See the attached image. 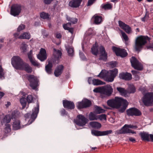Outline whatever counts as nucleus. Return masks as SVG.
Masks as SVG:
<instances>
[{"label":"nucleus","mask_w":153,"mask_h":153,"mask_svg":"<svg viewBox=\"0 0 153 153\" xmlns=\"http://www.w3.org/2000/svg\"><path fill=\"white\" fill-rule=\"evenodd\" d=\"M108 105L113 108L118 109L119 112H124L128 106V103L126 100L118 97H115L114 99L108 100L107 102Z\"/></svg>","instance_id":"1"},{"label":"nucleus","mask_w":153,"mask_h":153,"mask_svg":"<svg viewBox=\"0 0 153 153\" xmlns=\"http://www.w3.org/2000/svg\"><path fill=\"white\" fill-rule=\"evenodd\" d=\"M53 50L54 52L56 53V54L54 55V58L47 60L46 62L48 63V64L45 66V70L48 74H51L52 73L53 64H58L62 55V52L60 50H57L55 48H53Z\"/></svg>","instance_id":"2"},{"label":"nucleus","mask_w":153,"mask_h":153,"mask_svg":"<svg viewBox=\"0 0 153 153\" xmlns=\"http://www.w3.org/2000/svg\"><path fill=\"white\" fill-rule=\"evenodd\" d=\"M151 39V38L147 36L141 35L137 37L135 42V51L140 52L147 43V41L150 42Z\"/></svg>","instance_id":"3"},{"label":"nucleus","mask_w":153,"mask_h":153,"mask_svg":"<svg viewBox=\"0 0 153 153\" xmlns=\"http://www.w3.org/2000/svg\"><path fill=\"white\" fill-rule=\"evenodd\" d=\"M39 110V103H37V106L35 107L32 111V113L31 114L30 113H27L25 114L24 117L26 119L29 118L30 116V117L28 121L29 124H31L35 120L36 118Z\"/></svg>","instance_id":"4"},{"label":"nucleus","mask_w":153,"mask_h":153,"mask_svg":"<svg viewBox=\"0 0 153 153\" xmlns=\"http://www.w3.org/2000/svg\"><path fill=\"white\" fill-rule=\"evenodd\" d=\"M142 101L146 106H153V92L146 93L142 98Z\"/></svg>","instance_id":"5"},{"label":"nucleus","mask_w":153,"mask_h":153,"mask_svg":"<svg viewBox=\"0 0 153 153\" xmlns=\"http://www.w3.org/2000/svg\"><path fill=\"white\" fill-rule=\"evenodd\" d=\"M24 62L18 56H14L11 59V63L14 68L16 69H21Z\"/></svg>","instance_id":"6"},{"label":"nucleus","mask_w":153,"mask_h":153,"mask_svg":"<svg viewBox=\"0 0 153 153\" xmlns=\"http://www.w3.org/2000/svg\"><path fill=\"white\" fill-rule=\"evenodd\" d=\"M27 79L30 82V86L33 89H35L38 86L39 80L36 77L32 74L29 75Z\"/></svg>","instance_id":"7"},{"label":"nucleus","mask_w":153,"mask_h":153,"mask_svg":"<svg viewBox=\"0 0 153 153\" xmlns=\"http://www.w3.org/2000/svg\"><path fill=\"white\" fill-rule=\"evenodd\" d=\"M22 6L20 4H14L12 5L10 10V14L14 16L19 15L22 11Z\"/></svg>","instance_id":"8"},{"label":"nucleus","mask_w":153,"mask_h":153,"mask_svg":"<svg viewBox=\"0 0 153 153\" xmlns=\"http://www.w3.org/2000/svg\"><path fill=\"white\" fill-rule=\"evenodd\" d=\"M88 122V120L83 115L79 114L77 116V119L74 120V123L77 125L80 126H83Z\"/></svg>","instance_id":"9"},{"label":"nucleus","mask_w":153,"mask_h":153,"mask_svg":"<svg viewBox=\"0 0 153 153\" xmlns=\"http://www.w3.org/2000/svg\"><path fill=\"white\" fill-rule=\"evenodd\" d=\"M112 50L117 56L124 58L128 55L127 52L124 49H122L119 47L113 46L112 47Z\"/></svg>","instance_id":"10"},{"label":"nucleus","mask_w":153,"mask_h":153,"mask_svg":"<svg viewBox=\"0 0 153 153\" xmlns=\"http://www.w3.org/2000/svg\"><path fill=\"white\" fill-rule=\"evenodd\" d=\"M131 66L135 69L138 71L143 69V67L141 63L134 56H132L130 59Z\"/></svg>","instance_id":"11"},{"label":"nucleus","mask_w":153,"mask_h":153,"mask_svg":"<svg viewBox=\"0 0 153 153\" xmlns=\"http://www.w3.org/2000/svg\"><path fill=\"white\" fill-rule=\"evenodd\" d=\"M26 94L23 95V96L20 99V102L22 105V108L24 109L26 106L27 102L30 103L32 102L33 99V97L31 95H29L25 98Z\"/></svg>","instance_id":"12"},{"label":"nucleus","mask_w":153,"mask_h":153,"mask_svg":"<svg viewBox=\"0 0 153 153\" xmlns=\"http://www.w3.org/2000/svg\"><path fill=\"white\" fill-rule=\"evenodd\" d=\"M127 114L129 116H140L141 115V112L138 109L135 107H132L127 109Z\"/></svg>","instance_id":"13"},{"label":"nucleus","mask_w":153,"mask_h":153,"mask_svg":"<svg viewBox=\"0 0 153 153\" xmlns=\"http://www.w3.org/2000/svg\"><path fill=\"white\" fill-rule=\"evenodd\" d=\"M99 60L104 62L106 61L108 59V54L103 46L101 47L99 49Z\"/></svg>","instance_id":"14"},{"label":"nucleus","mask_w":153,"mask_h":153,"mask_svg":"<svg viewBox=\"0 0 153 153\" xmlns=\"http://www.w3.org/2000/svg\"><path fill=\"white\" fill-rule=\"evenodd\" d=\"M142 140L144 141L147 142H153V135L149 134L148 133L145 132H141L139 134Z\"/></svg>","instance_id":"15"},{"label":"nucleus","mask_w":153,"mask_h":153,"mask_svg":"<svg viewBox=\"0 0 153 153\" xmlns=\"http://www.w3.org/2000/svg\"><path fill=\"white\" fill-rule=\"evenodd\" d=\"M119 78L126 81H129L132 79L131 74L127 72H122L119 74Z\"/></svg>","instance_id":"16"},{"label":"nucleus","mask_w":153,"mask_h":153,"mask_svg":"<svg viewBox=\"0 0 153 153\" xmlns=\"http://www.w3.org/2000/svg\"><path fill=\"white\" fill-rule=\"evenodd\" d=\"M63 104L65 108L68 109L72 110L75 108V105L73 102L64 100L63 101Z\"/></svg>","instance_id":"17"},{"label":"nucleus","mask_w":153,"mask_h":153,"mask_svg":"<svg viewBox=\"0 0 153 153\" xmlns=\"http://www.w3.org/2000/svg\"><path fill=\"white\" fill-rule=\"evenodd\" d=\"M38 58L41 61H44L47 58L46 52L45 50L42 48L40 51L39 53L37 55Z\"/></svg>","instance_id":"18"},{"label":"nucleus","mask_w":153,"mask_h":153,"mask_svg":"<svg viewBox=\"0 0 153 153\" xmlns=\"http://www.w3.org/2000/svg\"><path fill=\"white\" fill-rule=\"evenodd\" d=\"M119 26L123 29L126 33H129L131 31V28L130 26L125 24L122 21L120 20L118 21Z\"/></svg>","instance_id":"19"},{"label":"nucleus","mask_w":153,"mask_h":153,"mask_svg":"<svg viewBox=\"0 0 153 153\" xmlns=\"http://www.w3.org/2000/svg\"><path fill=\"white\" fill-rule=\"evenodd\" d=\"M83 0H71L68 4L69 7L72 8H76L79 7Z\"/></svg>","instance_id":"20"},{"label":"nucleus","mask_w":153,"mask_h":153,"mask_svg":"<svg viewBox=\"0 0 153 153\" xmlns=\"http://www.w3.org/2000/svg\"><path fill=\"white\" fill-rule=\"evenodd\" d=\"M113 91V89L111 86H107L102 87V94L108 96H110Z\"/></svg>","instance_id":"21"},{"label":"nucleus","mask_w":153,"mask_h":153,"mask_svg":"<svg viewBox=\"0 0 153 153\" xmlns=\"http://www.w3.org/2000/svg\"><path fill=\"white\" fill-rule=\"evenodd\" d=\"M64 69V66L62 65L58 66L55 69L54 71L55 76L58 77L60 76L63 72Z\"/></svg>","instance_id":"22"},{"label":"nucleus","mask_w":153,"mask_h":153,"mask_svg":"<svg viewBox=\"0 0 153 153\" xmlns=\"http://www.w3.org/2000/svg\"><path fill=\"white\" fill-rule=\"evenodd\" d=\"M91 53L95 56H97L99 53V47L97 42L94 44L91 49Z\"/></svg>","instance_id":"23"},{"label":"nucleus","mask_w":153,"mask_h":153,"mask_svg":"<svg viewBox=\"0 0 153 153\" xmlns=\"http://www.w3.org/2000/svg\"><path fill=\"white\" fill-rule=\"evenodd\" d=\"M71 22L65 23L63 25V28L65 30H68L71 34H73L74 31V28L71 27Z\"/></svg>","instance_id":"24"},{"label":"nucleus","mask_w":153,"mask_h":153,"mask_svg":"<svg viewBox=\"0 0 153 153\" xmlns=\"http://www.w3.org/2000/svg\"><path fill=\"white\" fill-rule=\"evenodd\" d=\"M20 70H24L27 73H30L32 72V68L28 64L24 62Z\"/></svg>","instance_id":"25"},{"label":"nucleus","mask_w":153,"mask_h":153,"mask_svg":"<svg viewBox=\"0 0 153 153\" xmlns=\"http://www.w3.org/2000/svg\"><path fill=\"white\" fill-rule=\"evenodd\" d=\"M92 19H94V23L96 25H98L101 23L102 21V17L101 16L97 15V14L94 15Z\"/></svg>","instance_id":"26"},{"label":"nucleus","mask_w":153,"mask_h":153,"mask_svg":"<svg viewBox=\"0 0 153 153\" xmlns=\"http://www.w3.org/2000/svg\"><path fill=\"white\" fill-rule=\"evenodd\" d=\"M13 129L14 130H17L20 129V121L18 120H15L13 122L12 125Z\"/></svg>","instance_id":"27"},{"label":"nucleus","mask_w":153,"mask_h":153,"mask_svg":"<svg viewBox=\"0 0 153 153\" xmlns=\"http://www.w3.org/2000/svg\"><path fill=\"white\" fill-rule=\"evenodd\" d=\"M30 35L29 33L24 32L18 37V39H29L30 38Z\"/></svg>","instance_id":"28"},{"label":"nucleus","mask_w":153,"mask_h":153,"mask_svg":"<svg viewBox=\"0 0 153 153\" xmlns=\"http://www.w3.org/2000/svg\"><path fill=\"white\" fill-rule=\"evenodd\" d=\"M94 112L96 114H100L101 113H104L105 111L104 109L97 105L94 106Z\"/></svg>","instance_id":"29"},{"label":"nucleus","mask_w":153,"mask_h":153,"mask_svg":"<svg viewBox=\"0 0 153 153\" xmlns=\"http://www.w3.org/2000/svg\"><path fill=\"white\" fill-rule=\"evenodd\" d=\"M90 126L94 128L99 129L101 127V124L98 122L93 121L90 123Z\"/></svg>","instance_id":"30"},{"label":"nucleus","mask_w":153,"mask_h":153,"mask_svg":"<svg viewBox=\"0 0 153 153\" xmlns=\"http://www.w3.org/2000/svg\"><path fill=\"white\" fill-rule=\"evenodd\" d=\"M127 125H125L121 129L119 130L118 134H125L128 133L129 128L127 127Z\"/></svg>","instance_id":"31"},{"label":"nucleus","mask_w":153,"mask_h":153,"mask_svg":"<svg viewBox=\"0 0 153 153\" xmlns=\"http://www.w3.org/2000/svg\"><path fill=\"white\" fill-rule=\"evenodd\" d=\"M108 72L105 70H102L100 73L97 76L100 77L101 79H103L107 77V75L108 74Z\"/></svg>","instance_id":"32"},{"label":"nucleus","mask_w":153,"mask_h":153,"mask_svg":"<svg viewBox=\"0 0 153 153\" xmlns=\"http://www.w3.org/2000/svg\"><path fill=\"white\" fill-rule=\"evenodd\" d=\"M12 119L10 114H7L3 118L2 120L3 122L4 123L8 124L10 122Z\"/></svg>","instance_id":"33"},{"label":"nucleus","mask_w":153,"mask_h":153,"mask_svg":"<svg viewBox=\"0 0 153 153\" xmlns=\"http://www.w3.org/2000/svg\"><path fill=\"white\" fill-rule=\"evenodd\" d=\"M93 84L95 85H104L105 82L98 79H93L92 80Z\"/></svg>","instance_id":"34"},{"label":"nucleus","mask_w":153,"mask_h":153,"mask_svg":"<svg viewBox=\"0 0 153 153\" xmlns=\"http://www.w3.org/2000/svg\"><path fill=\"white\" fill-rule=\"evenodd\" d=\"M40 17L41 18L44 19H48L49 18L50 15L48 13L44 12H42L40 13Z\"/></svg>","instance_id":"35"},{"label":"nucleus","mask_w":153,"mask_h":153,"mask_svg":"<svg viewBox=\"0 0 153 153\" xmlns=\"http://www.w3.org/2000/svg\"><path fill=\"white\" fill-rule=\"evenodd\" d=\"M117 91H118L121 95H126L127 94V91L124 88L120 87H117Z\"/></svg>","instance_id":"36"},{"label":"nucleus","mask_w":153,"mask_h":153,"mask_svg":"<svg viewBox=\"0 0 153 153\" xmlns=\"http://www.w3.org/2000/svg\"><path fill=\"white\" fill-rule=\"evenodd\" d=\"M67 20L71 23V24H75L78 22V19L76 18H71L69 16L66 17Z\"/></svg>","instance_id":"37"},{"label":"nucleus","mask_w":153,"mask_h":153,"mask_svg":"<svg viewBox=\"0 0 153 153\" xmlns=\"http://www.w3.org/2000/svg\"><path fill=\"white\" fill-rule=\"evenodd\" d=\"M112 5L109 3H107L106 4H102V5L101 8L105 10L111 9L112 8Z\"/></svg>","instance_id":"38"},{"label":"nucleus","mask_w":153,"mask_h":153,"mask_svg":"<svg viewBox=\"0 0 153 153\" xmlns=\"http://www.w3.org/2000/svg\"><path fill=\"white\" fill-rule=\"evenodd\" d=\"M19 111L15 110L12 112L10 116L12 119H15L19 115Z\"/></svg>","instance_id":"39"},{"label":"nucleus","mask_w":153,"mask_h":153,"mask_svg":"<svg viewBox=\"0 0 153 153\" xmlns=\"http://www.w3.org/2000/svg\"><path fill=\"white\" fill-rule=\"evenodd\" d=\"M4 128V131L6 133L10 132L11 131V125L9 124L6 123Z\"/></svg>","instance_id":"40"},{"label":"nucleus","mask_w":153,"mask_h":153,"mask_svg":"<svg viewBox=\"0 0 153 153\" xmlns=\"http://www.w3.org/2000/svg\"><path fill=\"white\" fill-rule=\"evenodd\" d=\"M83 103L85 108L89 107L91 105V102L90 100L87 99L83 101Z\"/></svg>","instance_id":"41"},{"label":"nucleus","mask_w":153,"mask_h":153,"mask_svg":"<svg viewBox=\"0 0 153 153\" xmlns=\"http://www.w3.org/2000/svg\"><path fill=\"white\" fill-rule=\"evenodd\" d=\"M74 49L73 48L68 47L67 48V52L69 56H73L74 55Z\"/></svg>","instance_id":"42"},{"label":"nucleus","mask_w":153,"mask_h":153,"mask_svg":"<svg viewBox=\"0 0 153 153\" xmlns=\"http://www.w3.org/2000/svg\"><path fill=\"white\" fill-rule=\"evenodd\" d=\"M111 76H113L114 78L117 76L118 73V69L116 68H114L110 71Z\"/></svg>","instance_id":"43"},{"label":"nucleus","mask_w":153,"mask_h":153,"mask_svg":"<svg viewBox=\"0 0 153 153\" xmlns=\"http://www.w3.org/2000/svg\"><path fill=\"white\" fill-rule=\"evenodd\" d=\"M89 118L90 120H97V118L95 114L92 112H91L89 115Z\"/></svg>","instance_id":"44"},{"label":"nucleus","mask_w":153,"mask_h":153,"mask_svg":"<svg viewBox=\"0 0 153 153\" xmlns=\"http://www.w3.org/2000/svg\"><path fill=\"white\" fill-rule=\"evenodd\" d=\"M92 133L96 136H102V131H98L96 130H93L92 131Z\"/></svg>","instance_id":"45"},{"label":"nucleus","mask_w":153,"mask_h":153,"mask_svg":"<svg viewBox=\"0 0 153 153\" xmlns=\"http://www.w3.org/2000/svg\"><path fill=\"white\" fill-rule=\"evenodd\" d=\"M26 26L25 25L23 24H21L17 28V31L19 32L25 29Z\"/></svg>","instance_id":"46"},{"label":"nucleus","mask_w":153,"mask_h":153,"mask_svg":"<svg viewBox=\"0 0 153 153\" xmlns=\"http://www.w3.org/2000/svg\"><path fill=\"white\" fill-rule=\"evenodd\" d=\"M117 62L116 61H111L108 63L109 65L111 68H113L116 67Z\"/></svg>","instance_id":"47"},{"label":"nucleus","mask_w":153,"mask_h":153,"mask_svg":"<svg viewBox=\"0 0 153 153\" xmlns=\"http://www.w3.org/2000/svg\"><path fill=\"white\" fill-rule=\"evenodd\" d=\"M77 107L79 109L85 108L83 103V100H82V101L78 102V105H77Z\"/></svg>","instance_id":"48"},{"label":"nucleus","mask_w":153,"mask_h":153,"mask_svg":"<svg viewBox=\"0 0 153 153\" xmlns=\"http://www.w3.org/2000/svg\"><path fill=\"white\" fill-rule=\"evenodd\" d=\"M102 87L97 88H95L93 91L95 93H99L101 94H102Z\"/></svg>","instance_id":"49"},{"label":"nucleus","mask_w":153,"mask_h":153,"mask_svg":"<svg viewBox=\"0 0 153 153\" xmlns=\"http://www.w3.org/2000/svg\"><path fill=\"white\" fill-rule=\"evenodd\" d=\"M120 32L122 34V37L123 38V39L125 41H128V38L127 35L125 33L123 32L122 30H120Z\"/></svg>","instance_id":"50"},{"label":"nucleus","mask_w":153,"mask_h":153,"mask_svg":"<svg viewBox=\"0 0 153 153\" xmlns=\"http://www.w3.org/2000/svg\"><path fill=\"white\" fill-rule=\"evenodd\" d=\"M149 18V13L146 12L144 17L141 18V20L143 22H145L148 20Z\"/></svg>","instance_id":"51"},{"label":"nucleus","mask_w":153,"mask_h":153,"mask_svg":"<svg viewBox=\"0 0 153 153\" xmlns=\"http://www.w3.org/2000/svg\"><path fill=\"white\" fill-rule=\"evenodd\" d=\"M4 78V70L1 65H0V78Z\"/></svg>","instance_id":"52"},{"label":"nucleus","mask_w":153,"mask_h":153,"mask_svg":"<svg viewBox=\"0 0 153 153\" xmlns=\"http://www.w3.org/2000/svg\"><path fill=\"white\" fill-rule=\"evenodd\" d=\"M105 78L108 82H112L114 80V78L111 75L110 76H109L108 74L107 75V77H106Z\"/></svg>","instance_id":"53"},{"label":"nucleus","mask_w":153,"mask_h":153,"mask_svg":"<svg viewBox=\"0 0 153 153\" xmlns=\"http://www.w3.org/2000/svg\"><path fill=\"white\" fill-rule=\"evenodd\" d=\"M100 120H102V119L104 120H106V115L105 114H102L98 116Z\"/></svg>","instance_id":"54"},{"label":"nucleus","mask_w":153,"mask_h":153,"mask_svg":"<svg viewBox=\"0 0 153 153\" xmlns=\"http://www.w3.org/2000/svg\"><path fill=\"white\" fill-rule=\"evenodd\" d=\"M128 90L129 91V93H133L135 92L136 91V89L134 87L131 86L129 87Z\"/></svg>","instance_id":"55"},{"label":"nucleus","mask_w":153,"mask_h":153,"mask_svg":"<svg viewBox=\"0 0 153 153\" xmlns=\"http://www.w3.org/2000/svg\"><path fill=\"white\" fill-rule=\"evenodd\" d=\"M30 62L33 66L37 67H39V64L37 62L34 61L33 59L30 60Z\"/></svg>","instance_id":"56"},{"label":"nucleus","mask_w":153,"mask_h":153,"mask_svg":"<svg viewBox=\"0 0 153 153\" xmlns=\"http://www.w3.org/2000/svg\"><path fill=\"white\" fill-rule=\"evenodd\" d=\"M146 48L147 49L153 50V43H149L146 46Z\"/></svg>","instance_id":"57"},{"label":"nucleus","mask_w":153,"mask_h":153,"mask_svg":"<svg viewBox=\"0 0 153 153\" xmlns=\"http://www.w3.org/2000/svg\"><path fill=\"white\" fill-rule=\"evenodd\" d=\"M112 132L111 130H107L105 131H102V136L108 134H111Z\"/></svg>","instance_id":"58"},{"label":"nucleus","mask_w":153,"mask_h":153,"mask_svg":"<svg viewBox=\"0 0 153 153\" xmlns=\"http://www.w3.org/2000/svg\"><path fill=\"white\" fill-rule=\"evenodd\" d=\"M45 4L49 5L51 4L54 0H42Z\"/></svg>","instance_id":"59"},{"label":"nucleus","mask_w":153,"mask_h":153,"mask_svg":"<svg viewBox=\"0 0 153 153\" xmlns=\"http://www.w3.org/2000/svg\"><path fill=\"white\" fill-rule=\"evenodd\" d=\"M95 1L94 0H88L87 4V6H89L91 5Z\"/></svg>","instance_id":"60"},{"label":"nucleus","mask_w":153,"mask_h":153,"mask_svg":"<svg viewBox=\"0 0 153 153\" xmlns=\"http://www.w3.org/2000/svg\"><path fill=\"white\" fill-rule=\"evenodd\" d=\"M25 45L26 44H24L21 47L22 49L23 50V52H25L26 51V48Z\"/></svg>","instance_id":"61"},{"label":"nucleus","mask_w":153,"mask_h":153,"mask_svg":"<svg viewBox=\"0 0 153 153\" xmlns=\"http://www.w3.org/2000/svg\"><path fill=\"white\" fill-rule=\"evenodd\" d=\"M56 37L57 39H60L62 38V35L61 33H56Z\"/></svg>","instance_id":"62"},{"label":"nucleus","mask_w":153,"mask_h":153,"mask_svg":"<svg viewBox=\"0 0 153 153\" xmlns=\"http://www.w3.org/2000/svg\"><path fill=\"white\" fill-rule=\"evenodd\" d=\"M99 149V148H97V147H92L91 148V151H93V150H94V152H98V151L97 150V149Z\"/></svg>","instance_id":"63"},{"label":"nucleus","mask_w":153,"mask_h":153,"mask_svg":"<svg viewBox=\"0 0 153 153\" xmlns=\"http://www.w3.org/2000/svg\"><path fill=\"white\" fill-rule=\"evenodd\" d=\"M19 34L18 33H15L13 34V36L16 39L18 38V37L19 36Z\"/></svg>","instance_id":"64"}]
</instances>
